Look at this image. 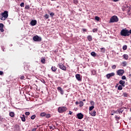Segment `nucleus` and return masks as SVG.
I'll return each instance as SVG.
<instances>
[{
  "mask_svg": "<svg viewBox=\"0 0 131 131\" xmlns=\"http://www.w3.org/2000/svg\"><path fill=\"white\" fill-rule=\"evenodd\" d=\"M131 34V30H129L126 29H123L121 31L120 35L121 36H129Z\"/></svg>",
  "mask_w": 131,
  "mask_h": 131,
  "instance_id": "obj_1",
  "label": "nucleus"
},
{
  "mask_svg": "<svg viewBox=\"0 0 131 131\" xmlns=\"http://www.w3.org/2000/svg\"><path fill=\"white\" fill-rule=\"evenodd\" d=\"M115 119H116V120L117 121H118V120H119V119H120V117L119 116H117V115H116L115 116Z\"/></svg>",
  "mask_w": 131,
  "mask_h": 131,
  "instance_id": "obj_28",
  "label": "nucleus"
},
{
  "mask_svg": "<svg viewBox=\"0 0 131 131\" xmlns=\"http://www.w3.org/2000/svg\"><path fill=\"white\" fill-rule=\"evenodd\" d=\"M123 50H127V46L124 45L123 46Z\"/></svg>",
  "mask_w": 131,
  "mask_h": 131,
  "instance_id": "obj_34",
  "label": "nucleus"
},
{
  "mask_svg": "<svg viewBox=\"0 0 131 131\" xmlns=\"http://www.w3.org/2000/svg\"><path fill=\"white\" fill-rule=\"evenodd\" d=\"M96 113L97 112L95 111H94L93 112H91L90 114H91V115H92V116H96Z\"/></svg>",
  "mask_w": 131,
  "mask_h": 131,
  "instance_id": "obj_19",
  "label": "nucleus"
},
{
  "mask_svg": "<svg viewBox=\"0 0 131 131\" xmlns=\"http://www.w3.org/2000/svg\"><path fill=\"white\" fill-rule=\"evenodd\" d=\"M91 55L93 56V57H96L97 56V54H96L95 52H91Z\"/></svg>",
  "mask_w": 131,
  "mask_h": 131,
  "instance_id": "obj_24",
  "label": "nucleus"
},
{
  "mask_svg": "<svg viewBox=\"0 0 131 131\" xmlns=\"http://www.w3.org/2000/svg\"><path fill=\"white\" fill-rule=\"evenodd\" d=\"M113 112H114V113H115V114H117V112H118V110H117V111H114V110H113Z\"/></svg>",
  "mask_w": 131,
  "mask_h": 131,
  "instance_id": "obj_48",
  "label": "nucleus"
},
{
  "mask_svg": "<svg viewBox=\"0 0 131 131\" xmlns=\"http://www.w3.org/2000/svg\"><path fill=\"white\" fill-rule=\"evenodd\" d=\"M113 2H118V1H120V0H113Z\"/></svg>",
  "mask_w": 131,
  "mask_h": 131,
  "instance_id": "obj_56",
  "label": "nucleus"
},
{
  "mask_svg": "<svg viewBox=\"0 0 131 131\" xmlns=\"http://www.w3.org/2000/svg\"><path fill=\"white\" fill-rule=\"evenodd\" d=\"M20 7H21V8H24V3H21L20 4Z\"/></svg>",
  "mask_w": 131,
  "mask_h": 131,
  "instance_id": "obj_45",
  "label": "nucleus"
},
{
  "mask_svg": "<svg viewBox=\"0 0 131 131\" xmlns=\"http://www.w3.org/2000/svg\"><path fill=\"white\" fill-rule=\"evenodd\" d=\"M123 108H121L120 110H118V112L119 114H122V112L124 111Z\"/></svg>",
  "mask_w": 131,
  "mask_h": 131,
  "instance_id": "obj_18",
  "label": "nucleus"
},
{
  "mask_svg": "<svg viewBox=\"0 0 131 131\" xmlns=\"http://www.w3.org/2000/svg\"><path fill=\"white\" fill-rule=\"evenodd\" d=\"M25 115H26L27 116H28L30 115V113L29 112H26L25 113Z\"/></svg>",
  "mask_w": 131,
  "mask_h": 131,
  "instance_id": "obj_38",
  "label": "nucleus"
},
{
  "mask_svg": "<svg viewBox=\"0 0 131 131\" xmlns=\"http://www.w3.org/2000/svg\"><path fill=\"white\" fill-rule=\"evenodd\" d=\"M36 117V116L35 115H33L31 117V119L33 120V119H35V118Z\"/></svg>",
  "mask_w": 131,
  "mask_h": 131,
  "instance_id": "obj_30",
  "label": "nucleus"
},
{
  "mask_svg": "<svg viewBox=\"0 0 131 131\" xmlns=\"http://www.w3.org/2000/svg\"><path fill=\"white\" fill-rule=\"evenodd\" d=\"M122 85H119L118 87V90H119V91H121L122 90Z\"/></svg>",
  "mask_w": 131,
  "mask_h": 131,
  "instance_id": "obj_25",
  "label": "nucleus"
},
{
  "mask_svg": "<svg viewBox=\"0 0 131 131\" xmlns=\"http://www.w3.org/2000/svg\"><path fill=\"white\" fill-rule=\"evenodd\" d=\"M110 22L111 23H114V22H118V17H117V16L115 15L113 16L111 18Z\"/></svg>",
  "mask_w": 131,
  "mask_h": 131,
  "instance_id": "obj_4",
  "label": "nucleus"
},
{
  "mask_svg": "<svg viewBox=\"0 0 131 131\" xmlns=\"http://www.w3.org/2000/svg\"><path fill=\"white\" fill-rule=\"evenodd\" d=\"M4 120V118H2V117L0 116V121H3Z\"/></svg>",
  "mask_w": 131,
  "mask_h": 131,
  "instance_id": "obj_51",
  "label": "nucleus"
},
{
  "mask_svg": "<svg viewBox=\"0 0 131 131\" xmlns=\"http://www.w3.org/2000/svg\"><path fill=\"white\" fill-rule=\"evenodd\" d=\"M17 1H20V0H17Z\"/></svg>",
  "mask_w": 131,
  "mask_h": 131,
  "instance_id": "obj_61",
  "label": "nucleus"
},
{
  "mask_svg": "<svg viewBox=\"0 0 131 131\" xmlns=\"http://www.w3.org/2000/svg\"><path fill=\"white\" fill-rule=\"evenodd\" d=\"M90 104H91L92 106H94V105H95V102H94V101H91L90 102Z\"/></svg>",
  "mask_w": 131,
  "mask_h": 131,
  "instance_id": "obj_42",
  "label": "nucleus"
},
{
  "mask_svg": "<svg viewBox=\"0 0 131 131\" xmlns=\"http://www.w3.org/2000/svg\"><path fill=\"white\" fill-rule=\"evenodd\" d=\"M9 116H10L11 117H14L15 113L14 112H11L9 113Z\"/></svg>",
  "mask_w": 131,
  "mask_h": 131,
  "instance_id": "obj_20",
  "label": "nucleus"
},
{
  "mask_svg": "<svg viewBox=\"0 0 131 131\" xmlns=\"http://www.w3.org/2000/svg\"><path fill=\"white\" fill-rule=\"evenodd\" d=\"M2 17H0L1 20H3L5 21L6 19H8V17H9V12L8 11H5L4 12L1 13Z\"/></svg>",
  "mask_w": 131,
  "mask_h": 131,
  "instance_id": "obj_2",
  "label": "nucleus"
},
{
  "mask_svg": "<svg viewBox=\"0 0 131 131\" xmlns=\"http://www.w3.org/2000/svg\"><path fill=\"white\" fill-rule=\"evenodd\" d=\"M124 73V70H119L117 71V74L118 75H119V76H122Z\"/></svg>",
  "mask_w": 131,
  "mask_h": 131,
  "instance_id": "obj_7",
  "label": "nucleus"
},
{
  "mask_svg": "<svg viewBox=\"0 0 131 131\" xmlns=\"http://www.w3.org/2000/svg\"><path fill=\"white\" fill-rule=\"evenodd\" d=\"M20 118L21 119V121L24 122H25L26 121V119L25 118V115H23L21 117H20Z\"/></svg>",
  "mask_w": 131,
  "mask_h": 131,
  "instance_id": "obj_15",
  "label": "nucleus"
},
{
  "mask_svg": "<svg viewBox=\"0 0 131 131\" xmlns=\"http://www.w3.org/2000/svg\"><path fill=\"white\" fill-rule=\"evenodd\" d=\"M82 31L84 32H86V29H82Z\"/></svg>",
  "mask_w": 131,
  "mask_h": 131,
  "instance_id": "obj_53",
  "label": "nucleus"
},
{
  "mask_svg": "<svg viewBox=\"0 0 131 131\" xmlns=\"http://www.w3.org/2000/svg\"><path fill=\"white\" fill-rule=\"evenodd\" d=\"M75 77L78 81H81V80H82V77L80 76V74H76Z\"/></svg>",
  "mask_w": 131,
  "mask_h": 131,
  "instance_id": "obj_8",
  "label": "nucleus"
},
{
  "mask_svg": "<svg viewBox=\"0 0 131 131\" xmlns=\"http://www.w3.org/2000/svg\"><path fill=\"white\" fill-rule=\"evenodd\" d=\"M123 97L127 98V97H128V94L126 93H123Z\"/></svg>",
  "mask_w": 131,
  "mask_h": 131,
  "instance_id": "obj_26",
  "label": "nucleus"
},
{
  "mask_svg": "<svg viewBox=\"0 0 131 131\" xmlns=\"http://www.w3.org/2000/svg\"><path fill=\"white\" fill-rule=\"evenodd\" d=\"M126 65H127V62L126 61H123L122 63V66H123V67H125V66H126Z\"/></svg>",
  "mask_w": 131,
  "mask_h": 131,
  "instance_id": "obj_21",
  "label": "nucleus"
},
{
  "mask_svg": "<svg viewBox=\"0 0 131 131\" xmlns=\"http://www.w3.org/2000/svg\"><path fill=\"white\" fill-rule=\"evenodd\" d=\"M51 69L54 72H56L57 71V68L56 67H52Z\"/></svg>",
  "mask_w": 131,
  "mask_h": 131,
  "instance_id": "obj_23",
  "label": "nucleus"
},
{
  "mask_svg": "<svg viewBox=\"0 0 131 131\" xmlns=\"http://www.w3.org/2000/svg\"><path fill=\"white\" fill-rule=\"evenodd\" d=\"M4 74V72L0 71V75H3Z\"/></svg>",
  "mask_w": 131,
  "mask_h": 131,
  "instance_id": "obj_49",
  "label": "nucleus"
},
{
  "mask_svg": "<svg viewBox=\"0 0 131 131\" xmlns=\"http://www.w3.org/2000/svg\"><path fill=\"white\" fill-rule=\"evenodd\" d=\"M58 66H59L60 69H61L62 70H64V71H66L67 68L65 66H64V64H63V63H59L58 64Z\"/></svg>",
  "mask_w": 131,
  "mask_h": 131,
  "instance_id": "obj_6",
  "label": "nucleus"
},
{
  "mask_svg": "<svg viewBox=\"0 0 131 131\" xmlns=\"http://www.w3.org/2000/svg\"><path fill=\"white\" fill-rule=\"evenodd\" d=\"M25 9L26 10H29V9H30V7H29V5H26L25 7Z\"/></svg>",
  "mask_w": 131,
  "mask_h": 131,
  "instance_id": "obj_33",
  "label": "nucleus"
},
{
  "mask_svg": "<svg viewBox=\"0 0 131 131\" xmlns=\"http://www.w3.org/2000/svg\"><path fill=\"white\" fill-rule=\"evenodd\" d=\"M119 84H121L123 88L125 86V81L121 80L119 81Z\"/></svg>",
  "mask_w": 131,
  "mask_h": 131,
  "instance_id": "obj_12",
  "label": "nucleus"
},
{
  "mask_svg": "<svg viewBox=\"0 0 131 131\" xmlns=\"http://www.w3.org/2000/svg\"><path fill=\"white\" fill-rule=\"evenodd\" d=\"M114 75H115V73H112L106 74V76L107 79H110V77H112V76H114Z\"/></svg>",
  "mask_w": 131,
  "mask_h": 131,
  "instance_id": "obj_9",
  "label": "nucleus"
},
{
  "mask_svg": "<svg viewBox=\"0 0 131 131\" xmlns=\"http://www.w3.org/2000/svg\"><path fill=\"white\" fill-rule=\"evenodd\" d=\"M73 3L76 5L77 4H78V1L77 0H73Z\"/></svg>",
  "mask_w": 131,
  "mask_h": 131,
  "instance_id": "obj_39",
  "label": "nucleus"
},
{
  "mask_svg": "<svg viewBox=\"0 0 131 131\" xmlns=\"http://www.w3.org/2000/svg\"><path fill=\"white\" fill-rule=\"evenodd\" d=\"M77 117L78 119H82V118H83V114L81 113H78L77 115Z\"/></svg>",
  "mask_w": 131,
  "mask_h": 131,
  "instance_id": "obj_10",
  "label": "nucleus"
},
{
  "mask_svg": "<svg viewBox=\"0 0 131 131\" xmlns=\"http://www.w3.org/2000/svg\"><path fill=\"white\" fill-rule=\"evenodd\" d=\"M112 69H116V66L115 64H114L112 66Z\"/></svg>",
  "mask_w": 131,
  "mask_h": 131,
  "instance_id": "obj_40",
  "label": "nucleus"
},
{
  "mask_svg": "<svg viewBox=\"0 0 131 131\" xmlns=\"http://www.w3.org/2000/svg\"><path fill=\"white\" fill-rule=\"evenodd\" d=\"M52 128V127H50V129Z\"/></svg>",
  "mask_w": 131,
  "mask_h": 131,
  "instance_id": "obj_59",
  "label": "nucleus"
},
{
  "mask_svg": "<svg viewBox=\"0 0 131 131\" xmlns=\"http://www.w3.org/2000/svg\"><path fill=\"white\" fill-rule=\"evenodd\" d=\"M30 24L31 25H32V26H35V25L37 24V21H36V20H32Z\"/></svg>",
  "mask_w": 131,
  "mask_h": 131,
  "instance_id": "obj_11",
  "label": "nucleus"
},
{
  "mask_svg": "<svg viewBox=\"0 0 131 131\" xmlns=\"http://www.w3.org/2000/svg\"><path fill=\"white\" fill-rule=\"evenodd\" d=\"M41 62L42 64H46V58L42 57L41 58Z\"/></svg>",
  "mask_w": 131,
  "mask_h": 131,
  "instance_id": "obj_17",
  "label": "nucleus"
},
{
  "mask_svg": "<svg viewBox=\"0 0 131 131\" xmlns=\"http://www.w3.org/2000/svg\"><path fill=\"white\" fill-rule=\"evenodd\" d=\"M44 17L46 18V19H49V15L46 14Z\"/></svg>",
  "mask_w": 131,
  "mask_h": 131,
  "instance_id": "obj_44",
  "label": "nucleus"
},
{
  "mask_svg": "<svg viewBox=\"0 0 131 131\" xmlns=\"http://www.w3.org/2000/svg\"><path fill=\"white\" fill-rule=\"evenodd\" d=\"M24 70H28V67H27V66H26L24 67Z\"/></svg>",
  "mask_w": 131,
  "mask_h": 131,
  "instance_id": "obj_47",
  "label": "nucleus"
},
{
  "mask_svg": "<svg viewBox=\"0 0 131 131\" xmlns=\"http://www.w3.org/2000/svg\"><path fill=\"white\" fill-rule=\"evenodd\" d=\"M72 113H73V112H72L71 111H70L69 113V114H70V115H72Z\"/></svg>",
  "mask_w": 131,
  "mask_h": 131,
  "instance_id": "obj_50",
  "label": "nucleus"
},
{
  "mask_svg": "<svg viewBox=\"0 0 131 131\" xmlns=\"http://www.w3.org/2000/svg\"><path fill=\"white\" fill-rule=\"evenodd\" d=\"M122 79H123V80H125V79H126V77H125V76H123L122 77Z\"/></svg>",
  "mask_w": 131,
  "mask_h": 131,
  "instance_id": "obj_46",
  "label": "nucleus"
},
{
  "mask_svg": "<svg viewBox=\"0 0 131 131\" xmlns=\"http://www.w3.org/2000/svg\"><path fill=\"white\" fill-rule=\"evenodd\" d=\"M67 111V107L66 106L59 107L58 109V112L59 113H64Z\"/></svg>",
  "mask_w": 131,
  "mask_h": 131,
  "instance_id": "obj_3",
  "label": "nucleus"
},
{
  "mask_svg": "<svg viewBox=\"0 0 131 131\" xmlns=\"http://www.w3.org/2000/svg\"><path fill=\"white\" fill-rule=\"evenodd\" d=\"M101 50V52H102V53H105V48H101L100 49Z\"/></svg>",
  "mask_w": 131,
  "mask_h": 131,
  "instance_id": "obj_36",
  "label": "nucleus"
},
{
  "mask_svg": "<svg viewBox=\"0 0 131 131\" xmlns=\"http://www.w3.org/2000/svg\"><path fill=\"white\" fill-rule=\"evenodd\" d=\"M4 24H0V31L1 32H4Z\"/></svg>",
  "mask_w": 131,
  "mask_h": 131,
  "instance_id": "obj_14",
  "label": "nucleus"
},
{
  "mask_svg": "<svg viewBox=\"0 0 131 131\" xmlns=\"http://www.w3.org/2000/svg\"><path fill=\"white\" fill-rule=\"evenodd\" d=\"M57 90L60 92L61 95H64V91H63V89L61 87H58Z\"/></svg>",
  "mask_w": 131,
  "mask_h": 131,
  "instance_id": "obj_13",
  "label": "nucleus"
},
{
  "mask_svg": "<svg viewBox=\"0 0 131 131\" xmlns=\"http://www.w3.org/2000/svg\"><path fill=\"white\" fill-rule=\"evenodd\" d=\"M95 108V106L94 105H92L89 107V111H92L93 109Z\"/></svg>",
  "mask_w": 131,
  "mask_h": 131,
  "instance_id": "obj_29",
  "label": "nucleus"
},
{
  "mask_svg": "<svg viewBox=\"0 0 131 131\" xmlns=\"http://www.w3.org/2000/svg\"><path fill=\"white\" fill-rule=\"evenodd\" d=\"M95 20L96 21H100V17L99 16H95Z\"/></svg>",
  "mask_w": 131,
  "mask_h": 131,
  "instance_id": "obj_37",
  "label": "nucleus"
},
{
  "mask_svg": "<svg viewBox=\"0 0 131 131\" xmlns=\"http://www.w3.org/2000/svg\"><path fill=\"white\" fill-rule=\"evenodd\" d=\"M83 102H85V99H83Z\"/></svg>",
  "mask_w": 131,
  "mask_h": 131,
  "instance_id": "obj_57",
  "label": "nucleus"
},
{
  "mask_svg": "<svg viewBox=\"0 0 131 131\" xmlns=\"http://www.w3.org/2000/svg\"><path fill=\"white\" fill-rule=\"evenodd\" d=\"M123 57L125 60H127V59H128V55L127 54H124Z\"/></svg>",
  "mask_w": 131,
  "mask_h": 131,
  "instance_id": "obj_22",
  "label": "nucleus"
},
{
  "mask_svg": "<svg viewBox=\"0 0 131 131\" xmlns=\"http://www.w3.org/2000/svg\"><path fill=\"white\" fill-rule=\"evenodd\" d=\"M111 115H114V114H111Z\"/></svg>",
  "mask_w": 131,
  "mask_h": 131,
  "instance_id": "obj_58",
  "label": "nucleus"
},
{
  "mask_svg": "<svg viewBox=\"0 0 131 131\" xmlns=\"http://www.w3.org/2000/svg\"><path fill=\"white\" fill-rule=\"evenodd\" d=\"M91 73L93 75H96V74L97 73V72L95 70L92 71Z\"/></svg>",
  "mask_w": 131,
  "mask_h": 131,
  "instance_id": "obj_31",
  "label": "nucleus"
},
{
  "mask_svg": "<svg viewBox=\"0 0 131 131\" xmlns=\"http://www.w3.org/2000/svg\"><path fill=\"white\" fill-rule=\"evenodd\" d=\"M79 104H80L79 107H82L84 105L83 102H82V101H80L79 102Z\"/></svg>",
  "mask_w": 131,
  "mask_h": 131,
  "instance_id": "obj_27",
  "label": "nucleus"
},
{
  "mask_svg": "<svg viewBox=\"0 0 131 131\" xmlns=\"http://www.w3.org/2000/svg\"><path fill=\"white\" fill-rule=\"evenodd\" d=\"M32 131H36V128H33V129H32Z\"/></svg>",
  "mask_w": 131,
  "mask_h": 131,
  "instance_id": "obj_54",
  "label": "nucleus"
},
{
  "mask_svg": "<svg viewBox=\"0 0 131 131\" xmlns=\"http://www.w3.org/2000/svg\"><path fill=\"white\" fill-rule=\"evenodd\" d=\"M97 31H98V29H93V32H97Z\"/></svg>",
  "mask_w": 131,
  "mask_h": 131,
  "instance_id": "obj_43",
  "label": "nucleus"
},
{
  "mask_svg": "<svg viewBox=\"0 0 131 131\" xmlns=\"http://www.w3.org/2000/svg\"><path fill=\"white\" fill-rule=\"evenodd\" d=\"M46 114L45 112L41 113L40 114V116H42V117H43V116H46Z\"/></svg>",
  "mask_w": 131,
  "mask_h": 131,
  "instance_id": "obj_35",
  "label": "nucleus"
},
{
  "mask_svg": "<svg viewBox=\"0 0 131 131\" xmlns=\"http://www.w3.org/2000/svg\"><path fill=\"white\" fill-rule=\"evenodd\" d=\"M87 38L89 41H92L93 40V36L92 35H88Z\"/></svg>",
  "mask_w": 131,
  "mask_h": 131,
  "instance_id": "obj_16",
  "label": "nucleus"
},
{
  "mask_svg": "<svg viewBox=\"0 0 131 131\" xmlns=\"http://www.w3.org/2000/svg\"><path fill=\"white\" fill-rule=\"evenodd\" d=\"M54 15H55V13H54L51 12V13H50V16H54Z\"/></svg>",
  "mask_w": 131,
  "mask_h": 131,
  "instance_id": "obj_52",
  "label": "nucleus"
},
{
  "mask_svg": "<svg viewBox=\"0 0 131 131\" xmlns=\"http://www.w3.org/2000/svg\"><path fill=\"white\" fill-rule=\"evenodd\" d=\"M78 104H79V103L78 102V101H76V105H78Z\"/></svg>",
  "mask_w": 131,
  "mask_h": 131,
  "instance_id": "obj_55",
  "label": "nucleus"
},
{
  "mask_svg": "<svg viewBox=\"0 0 131 131\" xmlns=\"http://www.w3.org/2000/svg\"><path fill=\"white\" fill-rule=\"evenodd\" d=\"M33 39L34 41H41V37H39L37 35L34 36L33 37Z\"/></svg>",
  "mask_w": 131,
  "mask_h": 131,
  "instance_id": "obj_5",
  "label": "nucleus"
},
{
  "mask_svg": "<svg viewBox=\"0 0 131 131\" xmlns=\"http://www.w3.org/2000/svg\"><path fill=\"white\" fill-rule=\"evenodd\" d=\"M46 118H50V117H51V114H48L45 115Z\"/></svg>",
  "mask_w": 131,
  "mask_h": 131,
  "instance_id": "obj_32",
  "label": "nucleus"
},
{
  "mask_svg": "<svg viewBox=\"0 0 131 131\" xmlns=\"http://www.w3.org/2000/svg\"><path fill=\"white\" fill-rule=\"evenodd\" d=\"M20 79L23 80V79H25V78H25L24 76H20Z\"/></svg>",
  "mask_w": 131,
  "mask_h": 131,
  "instance_id": "obj_41",
  "label": "nucleus"
},
{
  "mask_svg": "<svg viewBox=\"0 0 131 131\" xmlns=\"http://www.w3.org/2000/svg\"><path fill=\"white\" fill-rule=\"evenodd\" d=\"M51 1H56V0H51Z\"/></svg>",
  "mask_w": 131,
  "mask_h": 131,
  "instance_id": "obj_60",
  "label": "nucleus"
}]
</instances>
